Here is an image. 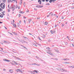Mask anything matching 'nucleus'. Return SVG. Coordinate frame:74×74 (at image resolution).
<instances>
[{
    "instance_id": "1",
    "label": "nucleus",
    "mask_w": 74,
    "mask_h": 74,
    "mask_svg": "<svg viewBox=\"0 0 74 74\" xmlns=\"http://www.w3.org/2000/svg\"><path fill=\"white\" fill-rule=\"evenodd\" d=\"M57 70H58L59 71H65V72H67V71L63 69V68L61 67L58 68L56 69Z\"/></svg>"
},
{
    "instance_id": "2",
    "label": "nucleus",
    "mask_w": 74,
    "mask_h": 74,
    "mask_svg": "<svg viewBox=\"0 0 74 74\" xmlns=\"http://www.w3.org/2000/svg\"><path fill=\"white\" fill-rule=\"evenodd\" d=\"M5 4L3 3H2L0 4V6L3 9H4L5 8Z\"/></svg>"
},
{
    "instance_id": "3",
    "label": "nucleus",
    "mask_w": 74,
    "mask_h": 74,
    "mask_svg": "<svg viewBox=\"0 0 74 74\" xmlns=\"http://www.w3.org/2000/svg\"><path fill=\"white\" fill-rule=\"evenodd\" d=\"M3 60L5 62H10V60H7L6 59H3Z\"/></svg>"
},
{
    "instance_id": "4",
    "label": "nucleus",
    "mask_w": 74,
    "mask_h": 74,
    "mask_svg": "<svg viewBox=\"0 0 74 74\" xmlns=\"http://www.w3.org/2000/svg\"><path fill=\"white\" fill-rule=\"evenodd\" d=\"M19 41H20V42H22V43H25V42H25V41L23 40H19Z\"/></svg>"
},
{
    "instance_id": "5",
    "label": "nucleus",
    "mask_w": 74,
    "mask_h": 74,
    "mask_svg": "<svg viewBox=\"0 0 74 74\" xmlns=\"http://www.w3.org/2000/svg\"><path fill=\"white\" fill-rule=\"evenodd\" d=\"M9 72L11 73H12L13 72H14V71H13L12 69H10L9 70Z\"/></svg>"
},
{
    "instance_id": "6",
    "label": "nucleus",
    "mask_w": 74,
    "mask_h": 74,
    "mask_svg": "<svg viewBox=\"0 0 74 74\" xmlns=\"http://www.w3.org/2000/svg\"><path fill=\"white\" fill-rule=\"evenodd\" d=\"M16 59H17V60H21V61L22 60H21V59H20V58L18 57L16 58Z\"/></svg>"
},
{
    "instance_id": "7",
    "label": "nucleus",
    "mask_w": 74,
    "mask_h": 74,
    "mask_svg": "<svg viewBox=\"0 0 74 74\" xmlns=\"http://www.w3.org/2000/svg\"><path fill=\"white\" fill-rule=\"evenodd\" d=\"M54 50L56 52H57V53H58V52H59V50H58V49H55Z\"/></svg>"
},
{
    "instance_id": "8",
    "label": "nucleus",
    "mask_w": 74,
    "mask_h": 74,
    "mask_svg": "<svg viewBox=\"0 0 74 74\" xmlns=\"http://www.w3.org/2000/svg\"><path fill=\"white\" fill-rule=\"evenodd\" d=\"M38 2H39L40 4H41V1L40 0H38Z\"/></svg>"
},
{
    "instance_id": "9",
    "label": "nucleus",
    "mask_w": 74,
    "mask_h": 74,
    "mask_svg": "<svg viewBox=\"0 0 74 74\" xmlns=\"http://www.w3.org/2000/svg\"><path fill=\"white\" fill-rule=\"evenodd\" d=\"M0 17L1 18H3V15L1 13H0Z\"/></svg>"
},
{
    "instance_id": "10",
    "label": "nucleus",
    "mask_w": 74,
    "mask_h": 74,
    "mask_svg": "<svg viewBox=\"0 0 74 74\" xmlns=\"http://www.w3.org/2000/svg\"><path fill=\"white\" fill-rule=\"evenodd\" d=\"M50 14H51V16H53V13H52V12H51L49 13V15H50Z\"/></svg>"
},
{
    "instance_id": "11",
    "label": "nucleus",
    "mask_w": 74,
    "mask_h": 74,
    "mask_svg": "<svg viewBox=\"0 0 74 74\" xmlns=\"http://www.w3.org/2000/svg\"><path fill=\"white\" fill-rule=\"evenodd\" d=\"M51 59H53V60H58V58H53Z\"/></svg>"
},
{
    "instance_id": "12",
    "label": "nucleus",
    "mask_w": 74,
    "mask_h": 74,
    "mask_svg": "<svg viewBox=\"0 0 74 74\" xmlns=\"http://www.w3.org/2000/svg\"><path fill=\"white\" fill-rule=\"evenodd\" d=\"M64 64H69V62H65L63 63Z\"/></svg>"
},
{
    "instance_id": "13",
    "label": "nucleus",
    "mask_w": 74,
    "mask_h": 74,
    "mask_svg": "<svg viewBox=\"0 0 74 74\" xmlns=\"http://www.w3.org/2000/svg\"><path fill=\"white\" fill-rule=\"evenodd\" d=\"M20 70H21V69H17L16 71H17V72H18V71H20Z\"/></svg>"
},
{
    "instance_id": "14",
    "label": "nucleus",
    "mask_w": 74,
    "mask_h": 74,
    "mask_svg": "<svg viewBox=\"0 0 74 74\" xmlns=\"http://www.w3.org/2000/svg\"><path fill=\"white\" fill-rule=\"evenodd\" d=\"M33 72H35L36 73H38V72L36 70H35L33 71Z\"/></svg>"
},
{
    "instance_id": "15",
    "label": "nucleus",
    "mask_w": 74,
    "mask_h": 74,
    "mask_svg": "<svg viewBox=\"0 0 74 74\" xmlns=\"http://www.w3.org/2000/svg\"><path fill=\"white\" fill-rule=\"evenodd\" d=\"M12 2V1L11 0H10L9 1V0H8V3H10V2Z\"/></svg>"
},
{
    "instance_id": "16",
    "label": "nucleus",
    "mask_w": 74,
    "mask_h": 74,
    "mask_svg": "<svg viewBox=\"0 0 74 74\" xmlns=\"http://www.w3.org/2000/svg\"><path fill=\"white\" fill-rule=\"evenodd\" d=\"M23 1L22 0H21V2H20V5H21L22 4V3Z\"/></svg>"
},
{
    "instance_id": "17",
    "label": "nucleus",
    "mask_w": 74,
    "mask_h": 74,
    "mask_svg": "<svg viewBox=\"0 0 74 74\" xmlns=\"http://www.w3.org/2000/svg\"><path fill=\"white\" fill-rule=\"evenodd\" d=\"M13 26L14 27H16V24H13Z\"/></svg>"
},
{
    "instance_id": "18",
    "label": "nucleus",
    "mask_w": 74,
    "mask_h": 74,
    "mask_svg": "<svg viewBox=\"0 0 74 74\" xmlns=\"http://www.w3.org/2000/svg\"><path fill=\"white\" fill-rule=\"evenodd\" d=\"M33 46H35V47H37V46L36 45L35 43H34L33 44Z\"/></svg>"
},
{
    "instance_id": "19",
    "label": "nucleus",
    "mask_w": 74,
    "mask_h": 74,
    "mask_svg": "<svg viewBox=\"0 0 74 74\" xmlns=\"http://www.w3.org/2000/svg\"><path fill=\"white\" fill-rule=\"evenodd\" d=\"M58 7H62V4H60L58 5Z\"/></svg>"
},
{
    "instance_id": "20",
    "label": "nucleus",
    "mask_w": 74,
    "mask_h": 74,
    "mask_svg": "<svg viewBox=\"0 0 74 74\" xmlns=\"http://www.w3.org/2000/svg\"><path fill=\"white\" fill-rule=\"evenodd\" d=\"M49 55H53V54L51 53H49Z\"/></svg>"
},
{
    "instance_id": "21",
    "label": "nucleus",
    "mask_w": 74,
    "mask_h": 74,
    "mask_svg": "<svg viewBox=\"0 0 74 74\" xmlns=\"http://www.w3.org/2000/svg\"><path fill=\"white\" fill-rule=\"evenodd\" d=\"M52 1H53V0H50L49 1V3H51L52 2Z\"/></svg>"
},
{
    "instance_id": "22",
    "label": "nucleus",
    "mask_w": 74,
    "mask_h": 74,
    "mask_svg": "<svg viewBox=\"0 0 74 74\" xmlns=\"http://www.w3.org/2000/svg\"><path fill=\"white\" fill-rule=\"evenodd\" d=\"M42 37L43 38H45V36L44 35V34H43L42 35Z\"/></svg>"
},
{
    "instance_id": "23",
    "label": "nucleus",
    "mask_w": 74,
    "mask_h": 74,
    "mask_svg": "<svg viewBox=\"0 0 74 74\" xmlns=\"http://www.w3.org/2000/svg\"><path fill=\"white\" fill-rule=\"evenodd\" d=\"M2 1L3 3H5L6 1V0H2Z\"/></svg>"
},
{
    "instance_id": "24",
    "label": "nucleus",
    "mask_w": 74,
    "mask_h": 74,
    "mask_svg": "<svg viewBox=\"0 0 74 74\" xmlns=\"http://www.w3.org/2000/svg\"><path fill=\"white\" fill-rule=\"evenodd\" d=\"M45 24L46 25H48V22H45Z\"/></svg>"
},
{
    "instance_id": "25",
    "label": "nucleus",
    "mask_w": 74,
    "mask_h": 74,
    "mask_svg": "<svg viewBox=\"0 0 74 74\" xmlns=\"http://www.w3.org/2000/svg\"><path fill=\"white\" fill-rule=\"evenodd\" d=\"M12 12L14 11V10H15V8H12Z\"/></svg>"
},
{
    "instance_id": "26",
    "label": "nucleus",
    "mask_w": 74,
    "mask_h": 74,
    "mask_svg": "<svg viewBox=\"0 0 74 74\" xmlns=\"http://www.w3.org/2000/svg\"><path fill=\"white\" fill-rule=\"evenodd\" d=\"M31 21H32V20H31V19H29V23H30Z\"/></svg>"
},
{
    "instance_id": "27",
    "label": "nucleus",
    "mask_w": 74,
    "mask_h": 74,
    "mask_svg": "<svg viewBox=\"0 0 74 74\" xmlns=\"http://www.w3.org/2000/svg\"><path fill=\"white\" fill-rule=\"evenodd\" d=\"M46 49H47V50H48V51H49V49H49V47H47L46 48Z\"/></svg>"
},
{
    "instance_id": "28",
    "label": "nucleus",
    "mask_w": 74,
    "mask_h": 74,
    "mask_svg": "<svg viewBox=\"0 0 74 74\" xmlns=\"http://www.w3.org/2000/svg\"><path fill=\"white\" fill-rule=\"evenodd\" d=\"M36 7H38V8H39V7H40V5H36Z\"/></svg>"
},
{
    "instance_id": "29",
    "label": "nucleus",
    "mask_w": 74,
    "mask_h": 74,
    "mask_svg": "<svg viewBox=\"0 0 74 74\" xmlns=\"http://www.w3.org/2000/svg\"><path fill=\"white\" fill-rule=\"evenodd\" d=\"M50 32L52 34H53V32L52 30L50 31Z\"/></svg>"
},
{
    "instance_id": "30",
    "label": "nucleus",
    "mask_w": 74,
    "mask_h": 74,
    "mask_svg": "<svg viewBox=\"0 0 74 74\" xmlns=\"http://www.w3.org/2000/svg\"><path fill=\"white\" fill-rule=\"evenodd\" d=\"M20 13H22V14H24V12L21 11L20 12Z\"/></svg>"
},
{
    "instance_id": "31",
    "label": "nucleus",
    "mask_w": 74,
    "mask_h": 74,
    "mask_svg": "<svg viewBox=\"0 0 74 74\" xmlns=\"http://www.w3.org/2000/svg\"><path fill=\"white\" fill-rule=\"evenodd\" d=\"M36 63H33V64H31L32 65H36Z\"/></svg>"
},
{
    "instance_id": "32",
    "label": "nucleus",
    "mask_w": 74,
    "mask_h": 74,
    "mask_svg": "<svg viewBox=\"0 0 74 74\" xmlns=\"http://www.w3.org/2000/svg\"><path fill=\"white\" fill-rule=\"evenodd\" d=\"M20 71L21 73H23V72H22V71H21V69L20 70Z\"/></svg>"
},
{
    "instance_id": "33",
    "label": "nucleus",
    "mask_w": 74,
    "mask_h": 74,
    "mask_svg": "<svg viewBox=\"0 0 74 74\" xmlns=\"http://www.w3.org/2000/svg\"><path fill=\"white\" fill-rule=\"evenodd\" d=\"M38 39H39V40H40V41H41V39L40 38V37H38Z\"/></svg>"
},
{
    "instance_id": "34",
    "label": "nucleus",
    "mask_w": 74,
    "mask_h": 74,
    "mask_svg": "<svg viewBox=\"0 0 74 74\" xmlns=\"http://www.w3.org/2000/svg\"><path fill=\"white\" fill-rule=\"evenodd\" d=\"M36 65L37 66H40V65L39 64H36Z\"/></svg>"
},
{
    "instance_id": "35",
    "label": "nucleus",
    "mask_w": 74,
    "mask_h": 74,
    "mask_svg": "<svg viewBox=\"0 0 74 74\" xmlns=\"http://www.w3.org/2000/svg\"><path fill=\"white\" fill-rule=\"evenodd\" d=\"M64 26V24L63 23V24L62 25V27H63V26Z\"/></svg>"
},
{
    "instance_id": "36",
    "label": "nucleus",
    "mask_w": 74,
    "mask_h": 74,
    "mask_svg": "<svg viewBox=\"0 0 74 74\" xmlns=\"http://www.w3.org/2000/svg\"><path fill=\"white\" fill-rule=\"evenodd\" d=\"M4 42H5V43H6V44H7V42L6 41H4Z\"/></svg>"
},
{
    "instance_id": "37",
    "label": "nucleus",
    "mask_w": 74,
    "mask_h": 74,
    "mask_svg": "<svg viewBox=\"0 0 74 74\" xmlns=\"http://www.w3.org/2000/svg\"><path fill=\"white\" fill-rule=\"evenodd\" d=\"M21 16V14H19V15H18V17H20Z\"/></svg>"
},
{
    "instance_id": "38",
    "label": "nucleus",
    "mask_w": 74,
    "mask_h": 74,
    "mask_svg": "<svg viewBox=\"0 0 74 74\" xmlns=\"http://www.w3.org/2000/svg\"><path fill=\"white\" fill-rule=\"evenodd\" d=\"M15 7V5H13L12 6V8H14V7Z\"/></svg>"
},
{
    "instance_id": "39",
    "label": "nucleus",
    "mask_w": 74,
    "mask_h": 74,
    "mask_svg": "<svg viewBox=\"0 0 74 74\" xmlns=\"http://www.w3.org/2000/svg\"><path fill=\"white\" fill-rule=\"evenodd\" d=\"M8 33H9V34H11V35H12V33H11L9 32H8Z\"/></svg>"
},
{
    "instance_id": "40",
    "label": "nucleus",
    "mask_w": 74,
    "mask_h": 74,
    "mask_svg": "<svg viewBox=\"0 0 74 74\" xmlns=\"http://www.w3.org/2000/svg\"><path fill=\"white\" fill-rule=\"evenodd\" d=\"M8 12H10V9H8Z\"/></svg>"
},
{
    "instance_id": "41",
    "label": "nucleus",
    "mask_w": 74,
    "mask_h": 74,
    "mask_svg": "<svg viewBox=\"0 0 74 74\" xmlns=\"http://www.w3.org/2000/svg\"><path fill=\"white\" fill-rule=\"evenodd\" d=\"M20 25L18 23H17V25L18 26H20Z\"/></svg>"
},
{
    "instance_id": "42",
    "label": "nucleus",
    "mask_w": 74,
    "mask_h": 74,
    "mask_svg": "<svg viewBox=\"0 0 74 74\" xmlns=\"http://www.w3.org/2000/svg\"><path fill=\"white\" fill-rule=\"evenodd\" d=\"M24 22L25 23V24H26V21L24 20Z\"/></svg>"
},
{
    "instance_id": "43",
    "label": "nucleus",
    "mask_w": 74,
    "mask_h": 74,
    "mask_svg": "<svg viewBox=\"0 0 74 74\" xmlns=\"http://www.w3.org/2000/svg\"><path fill=\"white\" fill-rule=\"evenodd\" d=\"M71 8V9H74V7H72Z\"/></svg>"
},
{
    "instance_id": "44",
    "label": "nucleus",
    "mask_w": 74,
    "mask_h": 74,
    "mask_svg": "<svg viewBox=\"0 0 74 74\" xmlns=\"http://www.w3.org/2000/svg\"><path fill=\"white\" fill-rule=\"evenodd\" d=\"M39 7H40V8H42V7H43V6H39Z\"/></svg>"
},
{
    "instance_id": "45",
    "label": "nucleus",
    "mask_w": 74,
    "mask_h": 74,
    "mask_svg": "<svg viewBox=\"0 0 74 74\" xmlns=\"http://www.w3.org/2000/svg\"><path fill=\"white\" fill-rule=\"evenodd\" d=\"M56 16L57 18H58V16H56Z\"/></svg>"
},
{
    "instance_id": "46",
    "label": "nucleus",
    "mask_w": 74,
    "mask_h": 74,
    "mask_svg": "<svg viewBox=\"0 0 74 74\" xmlns=\"http://www.w3.org/2000/svg\"><path fill=\"white\" fill-rule=\"evenodd\" d=\"M26 12H29V11L28 10H27L26 11Z\"/></svg>"
},
{
    "instance_id": "47",
    "label": "nucleus",
    "mask_w": 74,
    "mask_h": 74,
    "mask_svg": "<svg viewBox=\"0 0 74 74\" xmlns=\"http://www.w3.org/2000/svg\"><path fill=\"white\" fill-rule=\"evenodd\" d=\"M2 11V9L1 8H0V11Z\"/></svg>"
},
{
    "instance_id": "48",
    "label": "nucleus",
    "mask_w": 74,
    "mask_h": 74,
    "mask_svg": "<svg viewBox=\"0 0 74 74\" xmlns=\"http://www.w3.org/2000/svg\"><path fill=\"white\" fill-rule=\"evenodd\" d=\"M50 41H51V40L49 39L48 40V42H50Z\"/></svg>"
},
{
    "instance_id": "49",
    "label": "nucleus",
    "mask_w": 74,
    "mask_h": 74,
    "mask_svg": "<svg viewBox=\"0 0 74 74\" xmlns=\"http://www.w3.org/2000/svg\"><path fill=\"white\" fill-rule=\"evenodd\" d=\"M14 63L15 64H17V65L18 64V63H17V62Z\"/></svg>"
},
{
    "instance_id": "50",
    "label": "nucleus",
    "mask_w": 74,
    "mask_h": 74,
    "mask_svg": "<svg viewBox=\"0 0 74 74\" xmlns=\"http://www.w3.org/2000/svg\"><path fill=\"white\" fill-rule=\"evenodd\" d=\"M62 19H64V17L63 16H62L61 18Z\"/></svg>"
},
{
    "instance_id": "51",
    "label": "nucleus",
    "mask_w": 74,
    "mask_h": 74,
    "mask_svg": "<svg viewBox=\"0 0 74 74\" xmlns=\"http://www.w3.org/2000/svg\"><path fill=\"white\" fill-rule=\"evenodd\" d=\"M42 1H43V2H44L45 1V0H41Z\"/></svg>"
},
{
    "instance_id": "52",
    "label": "nucleus",
    "mask_w": 74,
    "mask_h": 74,
    "mask_svg": "<svg viewBox=\"0 0 74 74\" xmlns=\"http://www.w3.org/2000/svg\"><path fill=\"white\" fill-rule=\"evenodd\" d=\"M46 5H50V4H49V3L46 4Z\"/></svg>"
},
{
    "instance_id": "53",
    "label": "nucleus",
    "mask_w": 74,
    "mask_h": 74,
    "mask_svg": "<svg viewBox=\"0 0 74 74\" xmlns=\"http://www.w3.org/2000/svg\"><path fill=\"white\" fill-rule=\"evenodd\" d=\"M65 44L66 45H67V42H65Z\"/></svg>"
},
{
    "instance_id": "54",
    "label": "nucleus",
    "mask_w": 74,
    "mask_h": 74,
    "mask_svg": "<svg viewBox=\"0 0 74 74\" xmlns=\"http://www.w3.org/2000/svg\"><path fill=\"white\" fill-rule=\"evenodd\" d=\"M18 9H20V6H19L18 7Z\"/></svg>"
},
{
    "instance_id": "55",
    "label": "nucleus",
    "mask_w": 74,
    "mask_h": 74,
    "mask_svg": "<svg viewBox=\"0 0 74 74\" xmlns=\"http://www.w3.org/2000/svg\"><path fill=\"white\" fill-rule=\"evenodd\" d=\"M19 23H21V21H19Z\"/></svg>"
},
{
    "instance_id": "56",
    "label": "nucleus",
    "mask_w": 74,
    "mask_h": 74,
    "mask_svg": "<svg viewBox=\"0 0 74 74\" xmlns=\"http://www.w3.org/2000/svg\"><path fill=\"white\" fill-rule=\"evenodd\" d=\"M5 12L3 11V12H2V14H4V13H5Z\"/></svg>"
},
{
    "instance_id": "57",
    "label": "nucleus",
    "mask_w": 74,
    "mask_h": 74,
    "mask_svg": "<svg viewBox=\"0 0 74 74\" xmlns=\"http://www.w3.org/2000/svg\"><path fill=\"white\" fill-rule=\"evenodd\" d=\"M64 60H67V59H64Z\"/></svg>"
},
{
    "instance_id": "58",
    "label": "nucleus",
    "mask_w": 74,
    "mask_h": 74,
    "mask_svg": "<svg viewBox=\"0 0 74 74\" xmlns=\"http://www.w3.org/2000/svg\"><path fill=\"white\" fill-rule=\"evenodd\" d=\"M48 1H49V0H46V2H48Z\"/></svg>"
},
{
    "instance_id": "59",
    "label": "nucleus",
    "mask_w": 74,
    "mask_h": 74,
    "mask_svg": "<svg viewBox=\"0 0 74 74\" xmlns=\"http://www.w3.org/2000/svg\"><path fill=\"white\" fill-rule=\"evenodd\" d=\"M72 5L73 6V5H74V3H72Z\"/></svg>"
},
{
    "instance_id": "60",
    "label": "nucleus",
    "mask_w": 74,
    "mask_h": 74,
    "mask_svg": "<svg viewBox=\"0 0 74 74\" xmlns=\"http://www.w3.org/2000/svg\"><path fill=\"white\" fill-rule=\"evenodd\" d=\"M72 45L73 47H74V45H73V44H72Z\"/></svg>"
},
{
    "instance_id": "61",
    "label": "nucleus",
    "mask_w": 74,
    "mask_h": 74,
    "mask_svg": "<svg viewBox=\"0 0 74 74\" xmlns=\"http://www.w3.org/2000/svg\"><path fill=\"white\" fill-rule=\"evenodd\" d=\"M34 10H37V9H36V8H34Z\"/></svg>"
},
{
    "instance_id": "62",
    "label": "nucleus",
    "mask_w": 74,
    "mask_h": 74,
    "mask_svg": "<svg viewBox=\"0 0 74 74\" xmlns=\"http://www.w3.org/2000/svg\"><path fill=\"white\" fill-rule=\"evenodd\" d=\"M7 44H10V42H7Z\"/></svg>"
},
{
    "instance_id": "63",
    "label": "nucleus",
    "mask_w": 74,
    "mask_h": 74,
    "mask_svg": "<svg viewBox=\"0 0 74 74\" xmlns=\"http://www.w3.org/2000/svg\"><path fill=\"white\" fill-rule=\"evenodd\" d=\"M3 71H5V69H4L3 70Z\"/></svg>"
},
{
    "instance_id": "64",
    "label": "nucleus",
    "mask_w": 74,
    "mask_h": 74,
    "mask_svg": "<svg viewBox=\"0 0 74 74\" xmlns=\"http://www.w3.org/2000/svg\"><path fill=\"white\" fill-rule=\"evenodd\" d=\"M37 19H40V18H37Z\"/></svg>"
}]
</instances>
